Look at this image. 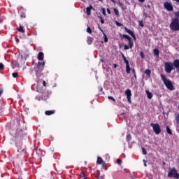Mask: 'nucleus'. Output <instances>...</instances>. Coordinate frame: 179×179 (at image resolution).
Here are the masks:
<instances>
[{
	"mask_svg": "<svg viewBox=\"0 0 179 179\" xmlns=\"http://www.w3.org/2000/svg\"><path fill=\"white\" fill-rule=\"evenodd\" d=\"M22 135H23V131L20 129H17V131L15 133V136H13V138H11V142H15V145L17 148L18 153H20L23 156H26V153H27V152H26V150H24V148L17 145V141H19V142H20L22 141Z\"/></svg>",
	"mask_w": 179,
	"mask_h": 179,
	"instance_id": "nucleus-1",
	"label": "nucleus"
},
{
	"mask_svg": "<svg viewBox=\"0 0 179 179\" xmlns=\"http://www.w3.org/2000/svg\"><path fill=\"white\" fill-rule=\"evenodd\" d=\"M174 66L175 68H176L177 71H178L179 72V59H175L173 62H165L164 63V69H165V72H166V73H171V71H173V69H174Z\"/></svg>",
	"mask_w": 179,
	"mask_h": 179,
	"instance_id": "nucleus-2",
	"label": "nucleus"
},
{
	"mask_svg": "<svg viewBox=\"0 0 179 179\" xmlns=\"http://www.w3.org/2000/svg\"><path fill=\"white\" fill-rule=\"evenodd\" d=\"M160 76L162 82L164 83V85L168 89V90L173 92V90H174V85H173V83H171V80L167 79L164 74H161Z\"/></svg>",
	"mask_w": 179,
	"mask_h": 179,
	"instance_id": "nucleus-3",
	"label": "nucleus"
},
{
	"mask_svg": "<svg viewBox=\"0 0 179 179\" xmlns=\"http://www.w3.org/2000/svg\"><path fill=\"white\" fill-rule=\"evenodd\" d=\"M120 37H122V40L123 38H126L129 41V46L128 45H124V50H129V48H132L134 47V40H132V38H131L129 35L120 34Z\"/></svg>",
	"mask_w": 179,
	"mask_h": 179,
	"instance_id": "nucleus-4",
	"label": "nucleus"
},
{
	"mask_svg": "<svg viewBox=\"0 0 179 179\" xmlns=\"http://www.w3.org/2000/svg\"><path fill=\"white\" fill-rule=\"evenodd\" d=\"M171 30H173V31H178L179 30V18L175 17L172 20L170 26H169Z\"/></svg>",
	"mask_w": 179,
	"mask_h": 179,
	"instance_id": "nucleus-5",
	"label": "nucleus"
},
{
	"mask_svg": "<svg viewBox=\"0 0 179 179\" xmlns=\"http://www.w3.org/2000/svg\"><path fill=\"white\" fill-rule=\"evenodd\" d=\"M168 177L169 178H176L179 179V173L177 172L176 168H172L169 169V172L168 173Z\"/></svg>",
	"mask_w": 179,
	"mask_h": 179,
	"instance_id": "nucleus-6",
	"label": "nucleus"
},
{
	"mask_svg": "<svg viewBox=\"0 0 179 179\" xmlns=\"http://www.w3.org/2000/svg\"><path fill=\"white\" fill-rule=\"evenodd\" d=\"M45 65V63L44 62H38L37 67L35 68V71L36 72V76L38 75L41 72L42 70L44 69V66Z\"/></svg>",
	"mask_w": 179,
	"mask_h": 179,
	"instance_id": "nucleus-7",
	"label": "nucleus"
},
{
	"mask_svg": "<svg viewBox=\"0 0 179 179\" xmlns=\"http://www.w3.org/2000/svg\"><path fill=\"white\" fill-rule=\"evenodd\" d=\"M150 127H152L154 132L157 135H159L160 132H162V129H160V126L159 125V124L151 123Z\"/></svg>",
	"mask_w": 179,
	"mask_h": 179,
	"instance_id": "nucleus-8",
	"label": "nucleus"
},
{
	"mask_svg": "<svg viewBox=\"0 0 179 179\" xmlns=\"http://www.w3.org/2000/svg\"><path fill=\"white\" fill-rule=\"evenodd\" d=\"M164 6L166 10H169V12H172V10H174V8L173 7V5L169 2H165L164 3Z\"/></svg>",
	"mask_w": 179,
	"mask_h": 179,
	"instance_id": "nucleus-9",
	"label": "nucleus"
},
{
	"mask_svg": "<svg viewBox=\"0 0 179 179\" xmlns=\"http://www.w3.org/2000/svg\"><path fill=\"white\" fill-rule=\"evenodd\" d=\"M124 30L127 33H128V34H130V36L133 37L134 40H136V36H135V34H134V32L131 30L129 29L126 27H124Z\"/></svg>",
	"mask_w": 179,
	"mask_h": 179,
	"instance_id": "nucleus-10",
	"label": "nucleus"
},
{
	"mask_svg": "<svg viewBox=\"0 0 179 179\" xmlns=\"http://www.w3.org/2000/svg\"><path fill=\"white\" fill-rule=\"evenodd\" d=\"M124 30L127 33H128V34H130V36L133 37L134 40H136V36H135V34H134V32L131 30L129 29L126 27H124Z\"/></svg>",
	"mask_w": 179,
	"mask_h": 179,
	"instance_id": "nucleus-11",
	"label": "nucleus"
},
{
	"mask_svg": "<svg viewBox=\"0 0 179 179\" xmlns=\"http://www.w3.org/2000/svg\"><path fill=\"white\" fill-rule=\"evenodd\" d=\"M125 94L127 95V100L129 103H131V96H132V93L131 92V90H127L125 92Z\"/></svg>",
	"mask_w": 179,
	"mask_h": 179,
	"instance_id": "nucleus-12",
	"label": "nucleus"
},
{
	"mask_svg": "<svg viewBox=\"0 0 179 179\" xmlns=\"http://www.w3.org/2000/svg\"><path fill=\"white\" fill-rule=\"evenodd\" d=\"M96 163L98 164H102V166L106 165V162L104 161H103V158H101V157H97Z\"/></svg>",
	"mask_w": 179,
	"mask_h": 179,
	"instance_id": "nucleus-13",
	"label": "nucleus"
},
{
	"mask_svg": "<svg viewBox=\"0 0 179 179\" xmlns=\"http://www.w3.org/2000/svg\"><path fill=\"white\" fill-rule=\"evenodd\" d=\"M92 9H93V6L92 5H90L89 7L86 8V12L88 16H90L92 15Z\"/></svg>",
	"mask_w": 179,
	"mask_h": 179,
	"instance_id": "nucleus-14",
	"label": "nucleus"
},
{
	"mask_svg": "<svg viewBox=\"0 0 179 179\" xmlns=\"http://www.w3.org/2000/svg\"><path fill=\"white\" fill-rule=\"evenodd\" d=\"M38 61H43L44 59V53L43 52H40L38 55Z\"/></svg>",
	"mask_w": 179,
	"mask_h": 179,
	"instance_id": "nucleus-15",
	"label": "nucleus"
},
{
	"mask_svg": "<svg viewBox=\"0 0 179 179\" xmlns=\"http://www.w3.org/2000/svg\"><path fill=\"white\" fill-rule=\"evenodd\" d=\"M93 40H94L93 38V37H90V36H88L87 37V43L89 45H90L92 44V43H93Z\"/></svg>",
	"mask_w": 179,
	"mask_h": 179,
	"instance_id": "nucleus-16",
	"label": "nucleus"
},
{
	"mask_svg": "<svg viewBox=\"0 0 179 179\" xmlns=\"http://www.w3.org/2000/svg\"><path fill=\"white\" fill-rule=\"evenodd\" d=\"M45 114V115H52V114H55V110H46Z\"/></svg>",
	"mask_w": 179,
	"mask_h": 179,
	"instance_id": "nucleus-17",
	"label": "nucleus"
},
{
	"mask_svg": "<svg viewBox=\"0 0 179 179\" xmlns=\"http://www.w3.org/2000/svg\"><path fill=\"white\" fill-rule=\"evenodd\" d=\"M122 57L123 58L124 64H126V65H129V62L128 61V59H127V57L122 53Z\"/></svg>",
	"mask_w": 179,
	"mask_h": 179,
	"instance_id": "nucleus-18",
	"label": "nucleus"
},
{
	"mask_svg": "<svg viewBox=\"0 0 179 179\" xmlns=\"http://www.w3.org/2000/svg\"><path fill=\"white\" fill-rule=\"evenodd\" d=\"M36 154H38V155L39 157L43 156V152H42V151H41V149L37 148H36Z\"/></svg>",
	"mask_w": 179,
	"mask_h": 179,
	"instance_id": "nucleus-19",
	"label": "nucleus"
},
{
	"mask_svg": "<svg viewBox=\"0 0 179 179\" xmlns=\"http://www.w3.org/2000/svg\"><path fill=\"white\" fill-rule=\"evenodd\" d=\"M126 73H131V66L129 64L126 65Z\"/></svg>",
	"mask_w": 179,
	"mask_h": 179,
	"instance_id": "nucleus-20",
	"label": "nucleus"
},
{
	"mask_svg": "<svg viewBox=\"0 0 179 179\" xmlns=\"http://www.w3.org/2000/svg\"><path fill=\"white\" fill-rule=\"evenodd\" d=\"M113 10L114 13L115 14V16H117V17H120V12L118 11V9L114 8Z\"/></svg>",
	"mask_w": 179,
	"mask_h": 179,
	"instance_id": "nucleus-21",
	"label": "nucleus"
},
{
	"mask_svg": "<svg viewBox=\"0 0 179 179\" xmlns=\"http://www.w3.org/2000/svg\"><path fill=\"white\" fill-rule=\"evenodd\" d=\"M153 52H154V55H155L156 57H159V49H157V48L154 49Z\"/></svg>",
	"mask_w": 179,
	"mask_h": 179,
	"instance_id": "nucleus-22",
	"label": "nucleus"
},
{
	"mask_svg": "<svg viewBox=\"0 0 179 179\" xmlns=\"http://www.w3.org/2000/svg\"><path fill=\"white\" fill-rule=\"evenodd\" d=\"M146 94L148 96V99H152V97H153V94H152V92H149V91H146Z\"/></svg>",
	"mask_w": 179,
	"mask_h": 179,
	"instance_id": "nucleus-23",
	"label": "nucleus"
},
{
	"mask_svg": "<svg viewBox=\"0 0 179 179\" xmlns=\"http://www.w3.org/2000/svg\"><path fill=\"white\" fill-rule=\"evenodd\" d=\"M17 31H19L20 33H24V29H23L22 26H20V27L18 29H17Z\"/></svg>",
	"mask_w": 179,
	"mask_h": 179,
	"instance_id": "nucleus-24",
	"label": "nucleus"
},
{
	"mask_svg": "<svg viewBox=\"0 0 179 179\" xmlns=\"http://www.w3.org/2000/svg\"><path fill=\"white\" fill-rule=\"evenodd\" d=\"M145 75H147V76H150L152 71L150 69H147L145 71Z\"/></svg>",
	"mask_w": 179,
	"mask_h": 179,
	"instance_id": "nucleus-25",
	"label": "nucleus"
},
{
	"mask_svg": "<svg viewBox=\"0 0 179 179\" xmlns=\"http://www.w3.org/2000/svg\"><path fill=\"white\" fill-rule=\"evenodd\" d=\"M166 132L169 134V135H173V132L171 131V129H170V127H166Z\"/></svg>",
	"mask_w": 179,
	"mask_h": 179,
	"instance_id": "nucleus-26",
	"label": "nucleus"
},
{
	"mask_svg": "<svg viewBox=\"0 0 179 179\" xmlns=\"http://www.w3.org/2000/svg\"><path fill=\"white\" fill-rule=\"evenodd\" d=\"M118 4H119V6L122 8V10H125V8H124V3H121V1H119Z\"/></svg>",
	"mask_w": 179,
	"mask_h": 179,
	"instance_id": "nucleus-27",
	"label": "nucleus"
},
{
	"mask_svg": "<svg viewBox=\"0 0 179 179\" xmlns=\"http://www.w3.org/2000/svg\"><path fill=\"white\" fill-rule=\"evenodd\" d=\"M131 72H132V73H133V75L134 76L135 80H136L137 76H136V71H135V69H133Z\"/></svg>",
	"mask_w": 179,
	"mask_h": 179,
	"instance_id": "nucleus-28",
	"label": "nucleus"
},
{
	"mask_svg": "<svg viewBox=\"0 0 179 179\" xmlns=\"http://www.w3.org/2000/svg\"><path fill=\"white\" fill-rule=\"evenodd\" d=\"M104 43H108V38H107V35L106 33H103Z\"/></svg>",
	"mask_w": 179,
	"mask_h": 179,
	"instance_id": "nucleus-29",
	"label": "nucleus"
},
{
	"mask_svg": "<svg viewBox=\"0 0 179 179\" xmlns=\"http://www.w3.org/2000/svg\"><path fill=\"white\" fill-rule=\"evenodd\" d=\"M131 139H132V136H131V134H127V142H130Z\"/></svg>",
	"mask_w": 179,
	"mask_h": 179,
	"instance_id": "nucleus-30",
	"label": "nucleus"
},
{
	"mask_svg": "<svg viewBox=\"0 0 179 179\" xmlns=\"http://www.w3.org/2000/svg\"><path fill=\"white\" fill-rule=\"evenodd\" d=\"M116 163H117V164H119V166H121V164H122V160H121L120 159H117L116 160Z\"/></svg>",
	"mask_w": 179,
	"mask_h": 179,
	"instance_id": "nucleus-31",
	"label": "nucleus"
},
{
	"mask_svg": "<svg viewBox=\"0 0 179 179\" xmlns=\"http://www.w3.org/2000/svg\"><path fill=\"white\" fill-rule=\"evenodd\" d=\"M102 14L103 15V16H106L107 13H106V8H102Z\"/></svg>",
	"mask_w": 179,
	"mask_h": 179,
	"instance_id": "nucleus-32",
	"label": "nucleus"
},
{
	"mask_svg": "<svg viewBox=\"0 0 179 179\" xmlns=\"http://www.w3.org/2000/svg\"><path fill=\"white\" fill-rule=\"evenodd\" d=\"M176 124L179 125V113L176 116Z\"/></svg>",
	"mask_w": 179,
	"mask_h": 179,
	"instance_id": "nucleus-33",
	"label": "nucleus"
},
{
	"mask_svg": "<svg viewBox=\"0 0 179 179\" xmlns=\"http://www.w3.org/2000/svg\"><path fill=\"white\" fill-rule=\"evenodd\" d=\"M5 69V66H3V64L0 63V71H3Z\"/></svg>",
	"mask_w": 179,
	"mask_h": 179,
	"instance_id": "nucleus-34",
	"label": "nucleus"
},
{
	"mask_svg": "<svg viewBox=\"0 0 179 179\" xmlns=\"http://www.w3.org/2000/svg\"><path fill=\"white\" fill-rule=\"evenodd\" d=\"M138 26H140L141 27H143V26H145L143 24V21L141 20L138 22Z\"/></svg>",
	"mask_w": 179,
	"mask_h": 179,
	"instance_id": "nucleus-35",
	"label": "nucleus"
},
{
	"mask_svg": "<svg viewBox=\"0 0 179 179\" xmlns=\"http://www.w3.org/2000/svg\"><path fill=\"white\" fill-rule=\"evenodd\" d=\"M12 76H13V78H17V76H19V73H12Z\"/></svg>",
	"mask_w": 179,
	"mask_h": 179,
	"instance_id": "nucleus-36",
	"label": "nucleus"
},
{
	"mask_svg": "<svg viewBox=\"0 0 179 179\" xmlns=\"http://www.w3.org/2000/svg\"><path fill=\"white\" fill-rule=\"evenodd\" d=\"M20 17H26V13L24 12H21L20 13Z\"/></svg>",
	"mask_w": 179,
	"mask_h": 179,
	"instance_id": "nucleus-37",
	"label": "nucleus"
},
{
	"mask_svg": "<svg viewBox=\"0 0 179 179\" xmlns=\"http://www.w3.org/2000/svg\"><path fill=\"white\" fill-rule=\"evenodd\" d=\"M87 33L92 34V29L89 27L87 28Z\"/></svg>",
	"mask_w": 179,
	"mask_h": 179,
	"instance_id": "nucleus-38",
	"label": "nucleus"
},
{
	"mask_svg": "<svg viewBox=\"0 0 179 179\" xmlns=\"http://www.w3.org/2000/svg\"><path fill=\"white\" fill-rule=\"evenodd\" d=\"M108 99L109 100H112L114 103H115V101H116L115 99H114V97H113V96H108Z\"/></svg>",
	"mask_w": 179,
	"mask_h": 179,
	"instance_id": "nucleus-39",
	"label": "nucleus"
},
{
	"mask_svg": "<svg viewBox=\"0 0 179 179\" xmlns=\"http://www.w3.org/2000/svg\"><path fill=\"white\" fill-rule=\"evenodd\" d=\"M140 56H141V58H142V59L145 58V54L143 53V52H140Z\"/></svg>",
	"mask_w": 179,
	"mask_h": 179,
	"instance_id": "nucleus-40",
	"label": "nucleus"
},
{
	"mask_svg": "<svg viewBox=\"0 0 179 179\" xmlns=\"http://www.w3.org/2000/svg\"><path fill=\"white\" fill-rule=\"evenodd\" d=\"M115 24H116V26H118L119 27H121V26H122V24H121L120 22H118V21L115 22Z\"/></svg>",
	"mask_w": 179,
	"mask_h": 179,
	"instance_id": "nucleus-41",
	"label": "nucleus"
},
{
	"mask_svg": "<svg viewBox=\"0 0 179 179\" xmlns=\"http://www.w3.org/2000/svg\"><path fill=\"white\" fill-rule=\"evenodd\" d=\"M142 150H143V155H147L148 154V152H146V149H145V148H143Z\"/></svg>",
	"mask_w": 179,
	"mask_h": 179,
	"instance_id": "nucleus-42",
	"label": "nucleus"
},
{
	"mask_svg": "<svg viewBox=\"0 0 179 179\" xmlns=\"http://www.w3.org/2000/svg\"><path fill=\"white\" fill-rule=\"evenodd\" d=\"M97 179H103L104 178V176H101L100 175L99 176H96Z\"/></svg>",
	"mask_w": 179,
	"mask_h": 179,
	"instance_id": "nucleus-43",
	"label": "nucleus"
},
{
	"mask_svg": "<svg viewBox=\"0 0 179 179\" xmlns=\"http://www.w3.org/2000/svg\"><path fill=\"white\" fill-rule=\"evenodd\" d=\"M100 17V19H101V24H104V20H103V17Z\"/></svg>",
	"mask_w": 179,
	"mask_h": 179,
	"instance_id": "nucleus-44",
	"label": "nucleus"
},
{
	"mask_svg": "<svg viewBox=\"0 0 179 179\" xmlns=\"http://www.w3.org/2000/svg\"><path fill=\"white\" fill-rule=\"evenodd\" d=\"M175 16H176V17H178H178H179V12L175 13Z\"/></svg>",
	"mask_w": 179,
	"mask_h": 179,
	"instance_id": "nucleus-45",
	"label": "nucleus"
},
{
	"mask_svg": "<svg viewBox=\"0 0 179 179\" xmlns=\"http://www.w3.org/2000/svg\"><path fill=\"white\" fill-rule=\"evenodd\" d=\"M96 177H99L100 176V171H96Z\"/></svg>",
	"mask_w": 179,
	"mask_h": 179,
	"instance_id": "nucleus-46",
	"label": "nucleus"
},
{
	"mask_svg": "<svg viewBox=\"0 0 179 179\" xmlns=\"http://www.w3.org/2000/svg\"><path fill=\"white\" fill-rule=\"evenodd\" d=\"M43 85L45 87V86H47V83L45 82V80L43 81Z\"/></svg>",
	"mask_w": 179,
	"mask_h": 179,
	"instance_id": "nucleus-47",
	"label": "nucleus"
},
{
	"mask_svg": "<svg viewBox=\"0 0 179 179\" xmlns=\"http://www.w3.org/2000/svg\"><path fill=\"white\" fill-rule=\"evenodd\" d=\"M107 12L108 15H111V10H110V8H107Z\"/></svg>",
	"mask_w": 179,
	"mask_h": 179,
	"instance_id": "nucleus-48",
	"label": "nucleus"
},
{
	"mask_svg": "<svg viewBox=\"0 0 179 179\" xmlns=\"http://www.w3.org/2000/svg\"><path fill=\"white\" fill-rule=\"evenodd\" d=\"M14 65L16 67L19 66V64H17V62H15Z\"/></svg>",
	"mask_w": 179,
	"mask_h": 179,
	"instance_id": "nucleus-49",
	"label": "nucleus"
},
{
	"mask_svg": "<svg viewBox=\"0 0 179 179\" xmlns=\"http://www.w3.org/2000/svg\"><path fill=\"white\" fill-rule=\"evenodd\" d=\"M99 30H101V33H103V34H104V31H103V29H101V27H99Z\"/></svg>",
	"mask_w": 179,
	"mask_h": 179,
	"instance_id": "nucleus-50",
	"label": "nucleus"
},
{
	"mask_svg": "<svg viewBox=\"0 0 179 179\" xmlns=\"http://www.w3.org/2000/svg\"><path fill=\"white\" fill-rule=\"evenodd\" d=\"M138 2H141V3H143V2H145V0H138Z\"/></svg>",
	"mask_w": 179,
	"mask_h": 179,
	"instance_id": "nucleus-51",
	"label": "nucleus"
},
{
	"mask_svg": "<svg viewBox=\"0 0 179 179\" xmlns=\"http://www.w3.org/2000/svg\"><path fill=\"white\" fill-rule=\"evenodd\" d=\"M144 166H145V167H146V166H148V165L146 164V161H145V160H144Z\"/></svg>",
	"mask_w": 179,
	"mask_h": 179,
	"instance_id": "nucleus-52",
	"label": "nucleus"
},
{
	"mask_svg": "<svg viewBox=\"0 0 179 179\" xmlns=\"http://www.w3.org/2000/svg\"><path fill=\"white\" fill-rule=\"evenodd\" d=\"M114 68H117V64H113Z\"/></svg>",
	"mask_w": 179,
	"mask_h": 179,
	"instance_id": "nucleus-53",
	"label": "nucleus"
},
{
	"mask_svg": "<svg viewBox=\"0 0 179 179\" xmlns=\"http://www.w3.org/2000/svg\"><path fill=\"white\" fill-rule=\"evenodd\" d=\"M113 3H115V0H110Z\"/></svg>",
	"mask_w": 179,
	"mask_h": 179,
	"instance_id": "nucleus-54",
	"label": "nucleus"
},
{
	"mask_svg": "<svg viewBox=\"0 0 179 179\" xmlns=\"http://www.w3.org/2000/svg\"><path fill=\"white\" fill-rule=\"evenodd\" d=\"M172 1H175L176 2H177L178 3H179V0H172Z\"/></svg>",
	"mask_w": 179,
	"mask_h": 179,
	"instance_id": "nucleus-55",
	"label": "nucleus"
},
{
	"mask_svg": "<svg viewBox=\"0 0 179 179\" xmlns=\"http://www.w3.org/2000/svg\"><path fill=\"white\" fill-rule=\"evenodd\" d=\"M3 92L0 90V96H1Z\"/></svg>",
	"mask_w": 179,
	"mask_h": 179,
	"instance_id": "nucleus-56",
	"label": "nucleus"
},
{
	"mask_svg": "<svg viewBox=\"0 0 179 179\" xmlns=\"http://www.w3.org/2000/svg\"><path fill=\"white\" fill-rule=\"evenodd\" d=\"M36 99H37V100H40V98H38V96H36Z\"/></svg>",
	"mask_w": 179,
	"mask_h": 179,
	"instance_id": "nucleus-57",
	"label": "nucleus"
},
{
	"mask_svg": "<svg viewBox=\"0 0 179 179\" xmlns=\"http://www.w3.org/2000/svg\"><path fill=\"white\" fill-rule=\"evenodd\" d=\"M83 179H87L86 177L83 176Z\"/></svg>",
	"mask_w": 179,
	"mask_h": 179,
	"instance_id": "nucleus-58",
	"label": "nucleus"
},
{
	"mask_svg": "<svg viewBox=\"0 0 179 179\" xmlns=\"http://www.w3.org/2000/svg\"><path fill=\"white\" fill-rule=\"evenodd\" d=\"M99 2H103V0H99Z\"/></svg>",
	"mask_w": 179,
	"mask_h": 179,
	"instance_id": "nucleus-59",
	"label": "nucleus"
},
{
	"mask_svg": "<svg viewBox=\"0 0 179 179\" xmlns=\"http://www.w3.org/2000/svg\"><path fill=\"white\" fill-rule=\"evenodd\" d=\"M82 174H83V176H85V173L82 172Z\"/></svg>",
	"mask_w": 179,
	"mask_h": 179,
	"instance_id": "nucleus-60",
	"label": "nucleus"
},
{
	"mask_svg": "<svg viewBox=\"0 0 179 179\" xmlns=\"http://www.w3.org/2000/svg\"><path fill=\"white\" fill-rule=\"evenodd\" d=\"M163 164H166V162H163Z\"/></svg>",
	"mask_w": 179,
	"mask_h": 179,
	"instance_id": "nucleus-61",
	"label": "nucleus"
},
{
	"mask_svg": "<svg viewBox=\"0 0 179 179\" xmlns=\"http://www.w3.org/2000/svg\"><path fill=\"white\" fill-rule=\"evenodd\" d=\"M0 23H2V20H0Z\"/></svg>",
	"mask_w": 179,
	"mask_h": 179,
	"instance_id": "nucleus-62",
	"label": "nucleus"
},
{
	"mask_svg": "<svg viewBox=\"0 0 179 179\" xmlns=\"http://www.w3.org/2000/svg\"><path fill=\"white\" fill-rule=\"evenodd\" d=\"M10 134H12V131H10Z\"/></svg>",
	"mask_w": 179,
	"mask_h": 179,
	"instance_id": "nucleus-63",
	"label": "nucleus"
},
{
	"mask_svg": "<svg viewBox=\"0 0 179 179\" xmlns=\"http://www.w3.org/2000/svg\"><path fill=\"white\" fill-rule=\"evenodd\" d=\"M178 163H179V159H178Z\"/></svg>",
	"mask_w": 179,
	"mask_h": 179,
	"instance_id": "nucleus-64",
	"label": "nucleus"
}]
</instances>
